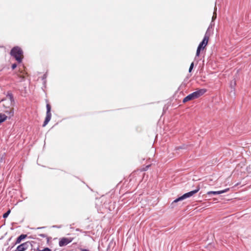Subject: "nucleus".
<instances>
[{"label":"nucleus","mask_w":251,"mask_h":251,"mask_svg":"<svg viewBox=\"0 0 251 251\" xmlns=\"http://www.w3.org/2000/svg\"><path fill=\"white\" fill-rule=\"evenodd\" d=\"M23 50L18 46L13 47L10 52L11 56L13 57L18 63L22 62L23 59Z\"/></svg>","instance_id":"obj_1"},{"label":"nucleus","mask_w":251,"mask_h":251,"mask_svg":"<svg viewBox=\"0 0 251 251\" xmlns=\"http://www.w3.org/2000/svg\"><path fill=\"white\" fill-rule=\"evenodd\" d=\"M206 92L207 90L206 89H199L185 97L183 99L182 102L183 103H186L190 100L198 99L202 96Z\"/></svg>","instance_id":"obj_2"},{"label":"nucleus","mask_w":251,"mask_h":251,"mask_svg":"<svg viewBox=\"0 0 251 251\" xmlns=\"http://www.w3.org/2000/svg\"><path fill=\"white\" fill-rule=\"evenodd\" d=\"M200 186L199 185L197 186L196 189L191 191L190 192H188L187 193H186L184 194L183 195H182L180 197H178L176 200H175L172 203L171 205H173L174 203L177 202L179 201H182L184 199H186L187 198H190L193 196L194 194H196L199 192V191L200 190Z\"/></svg>","instance_id":"obj_3"},{"label":"nucleus","mask_w":251,"mask_h":251,"mask_svg":"<svg viewBox=\"0 0 251 251\" xmlns=\"http://www.w3.org/2000/svg\"><path fill=\"white\" fill-rule=\"evenodd\" d=\"M47 112H46V116L44 122L43 126H45L50 121L51 117V105L49 103H47L46 105Z\"/></svg>","instance_id":"obj_4"},{"label":"nucleus","mask_w":251,"mask_h":251,"mask_svg":"<svg viewBox=\"0 0 251 251\" xmlns=\"http://www.w3.org/2000/svg\"><path fill=\"white\" fill-rule=\"evenodd\" d=\"M208 41H206V38H203L197 48L196 57L199 56L201 51L205 49L208 44Z\"/></svg>","instance_id":"obj_5"},{"label":"nucleus","mask_w":251,"mask_h":251,"mask_svg":"<svg viewBox=\"0 0 251 251\" xmlns=\"http://www.w3.org/2000/svg\"><path fill=\"white\" fill-rule=\"evenodd\" d=\"M31 245L29 241H27L18 245L16 249L18 251H25L29 248V246Z\"/></svg>","instance_id":"obj_6"},{"label":"nucleus","mask_w":251,"mask_h":251,"mask_svg":"<svg viewBox=\"0 0 251 251\" xmlns=\"http://www.w3.org/2000/svg\"><path fill=\"white\" fill-rule=\"evenodd\" d=\"M73 241L72 238L63 237L59 240V246L60 247H64Z\"/></svg>","instance_id":"obj_7"},{"label":"nucleus","mask_w":251,"mask_h":251,"mask_svg":"<svg viewBox=\"0 0 251 251\" xmlns=\"http://www.w3.org/2000/svg\"><path fill=\"white\" fill-rule=\"evenodd\" d=\"M229 188H226L225 189H224L223 190H220V191H208L207 193V195H208L209 196H210L211 195H220V194H223L224 193L227 192L228 191H229Z\"/></svg>","instance_id":"obj_8"},{"label":"nucleus","mask_w":251,"mask_h":251,"mask_svg":"<svg viewBox=\"0 0 251 251\" xmlns=\"http://www.w3.org/2000/svg\"><path fill=\"white\" fill-rule=\"evenodd\" d=\"M27 237V235L26 234H21L16 238L15 242L13 244V247L17 244H20L23 240H25Z\"/></svg>","instance_id":"obj_9"},{"label":"nucleus","mask_w":251,"mask_h":251,"mask_svg":"<svg viewBox=\"0 0 251 251\" xmlns=\"http://www.w3.org/2000/svg\"><path fill=\"white\" fill-rule=\"evenodd\" d=\"M6 96L7 98L9 99L10 100V105L11 106H14L15 105V102L12 92L10 91H8L7 92Z\"/></svg>","instance_id":"obj_10"},{"label":"nucleus","mask_w":251,"mask_h":251,"mask_svg":"<svg viewBox=\"0 0 251 251\" xmlns=\"http://www.w3.org/2000/svg\"><path fill=\"white\" fill-rule=\"evenodd\" d=\"M212 32V31L211 30H210L209 28H208L205 33L203 38H206V41H208L209 36H210Z\"/></svg>","instance_id":"obj_11"},{"label":"nucleus","mask_w":251,"mask_h":251,"mask_svg":"<svg viewBox=\"0 0 251 251\" xmlns=\"http://www.w3.org/2000/svg\"><path fill=\"white\" fill-rule=\"evenodd\" d=\"M7 118V116L4 114L0 113V125L4 122Z\"/></svg>","instance_id":"obj_12"},{"label":"nucleus","mask_w":251,"mask_h":251,"mask_svg":"<svg viewBox=\"0 0 251 251\" xmlns=\"http://www.w3.org/2000/svg\"><path fill=\"white\" fill-rule=\"evenodd\" d=\"M188 147L189 146L187 145L183 144L181 146L176 147L175 150L176 151H178L179 150H187Z\"/></svg>","instance_id":"obj_13"},{"label":"nucleus","mask_w":251,"mask_h":251,"mask_svg":"<svg viewBox=\"0 0 251 251\" xmlns=\"http://www.w3.org/2000/svg\"><path fill=\"white\" fill-rule=\"evenodd\" d=\"M5 112L9 115V119L12 116H13L14 115V108H10V109L9 110H6L5 111Z\"/></svg>","instance_id":"obj_14"},{"label":"nucleus","mask_w":251,"mask_h":251,"mask_svg":"<svg viewBox=\"0 0 251 251\" xmlns=\"http://www.w3.org/2000/svg\"><path fill=\"white\" fill-rule=\"evenodd\" d=\"M10 212H11V210L10 209L7 210L5 213H4L3 214V216H2L3 218H6L9 216V215L10 214Z\"/></svg>","instance_id":"obj_15"},{"label":"nucleus","mask_w":251,"mask_h":251,"mask_svg":"<svg viewBox=\"0 0 251 251\" xmlns=\"http://www.w3.org/2000/svg\"><path fill=\"white\" fill-rule=\"evenodd\" d=\"M115 245V242H113V240H111V241L109 242V244H108V247H107V250H110V249L112 245Z\"/></svg>","instance_id":"obj_16"},{"label":"nucleus","mask_w":251,"mask_h":251,"mask_svg":"<svg viewBox=\"0 0 251 251\" xmlns=\"http://www.w3.org/2000/svg\"><path fill=\"white\" fill-rule=\"evenodd\" d=\"M37 251H51V249L50 248L46 247L44 248L43 250H40L38 248L37 249Z\"/></svg>","instance_id":"obj_17"},{"label":"nucleus","mask_w":251,"mask_h":251,"mask_svg":"<svg viewBox=\"0 0 251 251\" xmlns=\"http://www.w3.org/2000/svg\"><path fill=\"white\" fill-rule=\"evenodd\" d=\"M47 77V73H45L42 76V79L43 80L44 84H45L46 83V78Z\"/></svg>","instance_id":"obj_18"},{"label":"nucleus","mask_w":251,"mask_h":251,"mask_svg":"<svg viewBox=\"0 0 251 251\" xmlns=\"http://www.w3.org/2000/svg\"><path fill=\"white\" fill-rule=\"evenodd\" d=\"M194 65V62H192L191 64H190V67H189V73L191 72L192 69H193Z\"/></svg>","instance_id":"obj_19"},{"label":"nucleus","mask_w":251,"mask_h":251,"mask_svg":"<svg viewBox=\"0 0 251 251\" xmlns=\"http://www.w3.org/2000/svg\"><path fill=\"white\" fill-rule=\"evenodd\" d=\"M214 22L213 21H211V22L208 28H209V29L211 30V29H212L213 28V26H214Z\"/></svg>","instance_id":"obj_20"},{"label":"nucleus","mask_w":251,"mask_h":251,"mask_svg":"<svg viewBox=\"0 0 251 251\" xmlns=\"http://www.w3.org/2000/svg\"><path fill=\"white\" fill-rule=\"evenodd\" d=\"M17 66V65L16 63H14L12 64L11 65V68L12 70H14Z\"/></svg>","instance_id":"obj_21"},{"label":"nucleus","mask_w":251,"mask_h":251,"mask_svg":"<svg viewBox=\"0 0 251 251\" xmlns=\"http://www.w3.org/2000/svg\"><path fill=\"white\" fill-rule=\"evenodd\" d=\"M39 236L43 238L47 237V235L45 234H39Z\"/></svg>","instance_id":"obj_22"},{"label":"nucleus","mask_w":251,"mask_h":251,"mask_svg":"<svg viewBox=\"0 0 251 251\" xmlns=\"http://www.w3.org/2000/svg\"><path fill=\"white\" fill-rule=\"evenodd\" d=\"M52 228H59L61 227V226L54 225V226H52Z\"/></svg>","instance_id":"obj_23"},{"label":"nucleus","mask_w":251,"mask_h":251,"mask_svg":"<svg viewBox=\"0 0 251 251\" xmlns=\"http://www.w3.org/2000/svg\"><path fill=\"white\" fill-rule=\"evenodd\" d=\"M216 15H214V14L212 18V21H213L214 22V21L216 19Z\"/></svg>","instance_id":"obj_24"},{"label":"nucleus","mask_w":251,"mask_h":251,"mask_svg":"<svg viewBox=\"0 0 251 251\" xmlns=\"http://www.w3.org/2000/svg\"><path fill=\"white\" fill-rule=\"evenodd\" d=\"M79 250L80 251H90L89 250L86 249L80 248Z\"/></svg>","instance_id":"obj_25"},{"label":"nucleus","mask_w":251,"mask_h":251,"mask_svg":"<svg viewBox=\"0 0 251 251\" xmlns=\"http://www.w3.org/2000/svg\"><path fill=\"white\" fill-rule=\"evenodd\" d=\"M76 231H80V232H81L82 231V230L79 229V228H76Z\"/></svg>","instance_id":"obj_26"},{"label":"nucleus","mask_w":251,"mask_h":251,"mask_svg":"<svg viewBox=\"0 0 251 251\" xmlns=\"http://www.w3.org/2000/svg\"><path fill=\"white\" fill-rule=\"evenodd\" d=\"M45 228L44 226H43V227H39L37 228V229H42V228Z\"/></svg>","instance_id":"obj_27"},{"label":"nucleus","mask_w":251,"mask_h":251,"mask_svg":"<svg viewBox=\"0 0 251 251\" xmlns=\"http://www.w3.org/2000/svg\"><path fill=\"white\" fill-rule=\"evenodd\" d=\"M5 100V99H3L1 100V101H3V100Z\"/></svg>","instance_id":"obj_28"},{"label":"nucleus","mask_w":251,"mask_h":251,"mask_svg":"<svg viewBox=\"0 0 251 251\" xmlns=\"http://www.w3.org/2000/svg\"><path fill=\"white\" fill-rule=\"evenodd\" d=\"M47 239H48V241H49V237H47Z\"/></svg>","instance_id":"obj_29"}]
</instances>
